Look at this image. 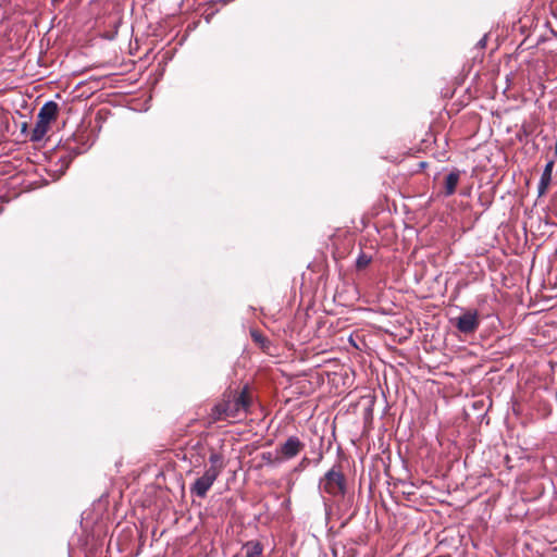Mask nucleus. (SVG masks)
I'll return each instance as SVG.
<instances>
[{
	"label": "nucleus",
	"instance_id": "f03ea898",
	"mask_svg": "<svg viewBox=\"0 0 557 557\" xmlns=\"http://www.w3.org/2000/svg\"><path fill=\"white\" fill-rule=\"evenodd\" d=\"M209 462L210 467L205 471L203 475L198 478L190 486L191 494L201 498L206 497L208 491L211 488L224 468L222 456L218 453H212L210 455Z\"/></svg>",
	"mask_w": 557,
	"mask_h": 557
},
{
	"label": "nucleus",
	"instance_id": "39448f33",
	"mask_svg": "<svg viewBox=\"0 0 557 557\" xmlns=\"http://www.w3.org/2000/svg\"><path fill=\"white\" fill-rule=\"evenodd\" d=\"M454 325L460 333L472 334L480 325L479 313L476 310H467L455 319Z\"/></svg>",
	"mask_w": 557,
	"mask_h": 557
},
{
	"label": "nucleus",
	"instance_id": "0eeeda50",
	"mask_svg": "<svg viewBox=\"0 0 557 557\" xmlns=\"http://www.w3.org/2000/svg\"><path fill=\"white\" fill-rule=\"evenodd\" d=\"M554 168V161H548L544 168V171L541 176V181L539 184V194L543 195L547 190L550 181H552V173Z\"/></svg>",
	"mask_w": 557,
	"mask_h": 557
},
{
	"label": "nucleus",
	"instance_id": "f257e3e1",
	"mask_svg": "<svg viewBox=\"0 0 557 557\" xmlns=\"http://www.w3.org/2000/svg\"><path fill=\"white\" fill-rule=\"evenodd\" d=\"M250 401V396L246 388L233 397L232 394H230L212 408L210 414L211 420L219 421L228 418H238L242 412H247Z\"/></svg>",
	"mask_w": 557,
	"mask_h": 557
},
{
	"label": "nucleus",
	"instance_id": "423d86ee",
	"mask_svg": "<svg viewBox=\"0 0 557 557\" xmlns=\"http://www.w3.org/2000/svg\"><path fill=\"white\" fill-rule=\"evenodd\" d=\"M304 448V444L296 436H290L281 446L280 451L284 458L290 459L297 456Z\"/></svg>",
	"mask_w": 557,
	"mask_h": 557
},
{
	"label": "nucleus",
	"instance_id": "7ed1b4c3",
	"mask_svg": "<svg viewBox=\"0 0 557 557\" xmlns=\"http://www.w3.org/2000/svg\"><path fill=\"white\" fill-rule=\"evenodd\" d=\"M58 111L59 107L53 101H49L41 107L32 133L33 141H39L45 137L49 131L50 123L57 119Z\"/></svg>",
	"mask_w": 557,
	"mask_h": 557
},
{
	"label": "nucleus",
	"instance_id": "1a4fd4ad",
	"mask_svg": "<svg viewBox=\"0 0 557 557\" xmlns=\"http://www.w3.org/2000/svg\"><path fill=\"white\" fill-rule=\"evenodd\" d=\"M245 557H261L262 546L259 542H248L244 546Z\"/></svg>",
	"mask_w": 557,
	"mask_h": 557
},
{
	"label": "nucleus",
	"instance_id": "9b49d317",
	"mask_svg": "<svg viewBox=\"0 0 557 557\" xmlns=\"http://www.w3.org/2000/svg\"><path fill=\"white\" fill-rule=\"evenodd\" d=\"M436 557H448V556H436Z\"/></svg>",
	"mask_w": 557,
	"mask_h": 557
},
{
	"label": "nucleus",
	"instance_id": "6e6552de",
	"mask_svg": "<svg viewBox=\"0 0 557 557\" xmlns=\"http://www.w3.org/2000/svg\"><path fill=\"white\" fill-rule=\"evenodd\" d=\"M458 182H459V172L458 171H453L446 176L445 194L447 196H450L455 193Z\"/></svg>",
	"mask_w": 557,
	"mask_h": 557
},
{
	"label": "nucleus",
	"instance_id": "20e7f679",
	"mask_svg": "<svg viewBox=\"0 0 557 557\" xmlns=\"http://www.w3.org/2000/svg\"><path fill=\"white\" fill-rule=\"evenodd\" d=\"M320 487L330 495H343L346 488L345 476L339 470L332 468L321 480Z\"/></svg>",
	"mask_w": 557,
	"mask_h": 557
},
{
	"label": "nucleus",
	"instance_id": "9d476101",
	"mask_svg": "<svg viewBox=\"0 0 557 557\" xmlns=\"http://www.w3.org/2000/svg\"><path fill=\"white\" fill-rule=\"evenodd\" d=\"M371 261V258L367 257L366 255H361L358 259H357V268L358 269H363L366 268Z\"/></svg>",
	"mask_w": 557,
	"mask_h": 557
}]
</instances>
